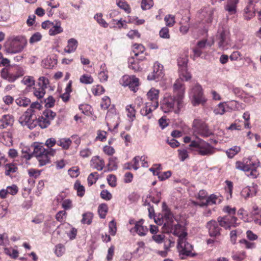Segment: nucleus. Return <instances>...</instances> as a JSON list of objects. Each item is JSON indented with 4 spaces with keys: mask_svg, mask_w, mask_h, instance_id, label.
Listing matches in <instances>:
<instances>
[{
    "mask_svg": "<svg viewBox=\"0 0 261 261\" xmlns=\"http://www.w3.org/2000/svg\"><path fill=\"white\" fill-rule=\"evenodd\" d=\"M147 96L149 101L146 102L145 106L140 110V113L150 119L152 112L159 106V90L152 88L147 92Z\"/></svg>",
    "mask_w": 261,
    "mask_h": 261,
    "instance_id": "nucleus-1",
    "label": "nucleus"
},
{
    "mask_svg": "<svg viewBox=\"0 0 261 261\" xmlns=\"http://www.w3.org/2000/svg\"><path fill=\"white\" fill-rule=\"evenodd\" d=\"M27 44V40L23 36L11 37L6 44V52L11 54L19 53L23 50Z\"/></svg>",
    "mask_w": 261,
    "mask_h": 261,
    "instance_id": "nucleus-2",
    "label": "nucleus"
},
{
    "mask_svg": "<svg viewBox=\"0 0 261 261\" xmlns=\"http://www.w3.org/2000/svg\"><path fill=\"white\" fill-rule=\"evenodd\" d=\"M190 147L193 151H196L202 156H209L215 152V149L210 144L203 140L198 138L197 140L191 142Z\"/></svg>",
    "mask_w": 261,
    "mask_h": 261,
    "instance_id": "nucleus-3",
    "label": "nucleus"
},
{
    "mask_svg": "<svg viewBox=\"0 0 261 261\" xmlns=\"http://www.w3.org/2000/svg\"><path fill=\"white\" fill-rule=\"evenodd\" d=\"M56 152L53 148L45 149L43 146L37 145L34 147L33 153L37 158L39 166H43L49 162V157L54 156Z\"/></svg>",
    "mask_w": 261,
    "mask_h": 261,
    "instance_id": "nucleus-4",
    "label": "nucleus"
},
{
    "mask_svg": "<svg viewBox=\"0 0 261 261\" xmlns=\"http://www.w3.org/2000/svg\"><path fill=\"white\" fill-rule=\"evenodd\" d=\"M186 232L181 233L178 237L177 246L179 256L182 259H185L187 256L193 257L196 255L195 253L192 252V246L186 241Z\"/></svg>",
    "mask_w": 261,
    "mask_h": 261,
    "instance_id": "nucleus-5",
    "label": "nucleus"
},
{
    "mask_svg": "<svg viewBox=\"0 0 261 261\" xmlns=\"http://www.w3.org/2000/svg\"><path fill=\"white\" fill-rule=\"evenodd\" d=\"M216 40L218 48L222 50H227L231 47L229 31L226 27H220L216 35Z\"/></svg>",
    "mask_w": 261,
    "mask_h": 261,
    "instance_id": "nucleus-6",
    "label": "nucleus"
},
{
    "mask_svg": "<svg viewBox=\"0 0 261 261\" xmlns=\"http://www.w3.org/2000/svg\"><path fill=\"white\" fill-rule=\"evenodd\" d=\"M189 95L191 100V103L194 106L199 105H203L206 102V100L203 95L202 88L198 83H196L190 88Z\"/></svg>",
    "mask_w": 261,
    "mask_h": 261,
    "instance_id": "nucleus-7",
    "label": "nucleus"
},
{
    "mask_svg": "<svg viewBox=\"0 0 261 261\" xmlns=\"http://www.w3.org/2000/svg\"><path fill=\"white\" fill-rule=\"evenodd\" d=\"M174 96L176 97L177 109L176 113H179L184 106L183 99L185 92V87L182 79H178L176 80L173 86Z\"/></svg>",
    "mask_w": 261,
    "mask_h": 261,
    "instance_id": "nucleus-8",
    "label": "nucleus"
},
{
    "mask_svg": "<svg viewBox=\"0 0 261 261\" xmlns=\"http://www.w3.org/2000/svg\"><path fill=\"white\" fill-rule=\"evenodd\" d=\"M258 166V163H252L249 164H245L241 161H237L236 163V169L245 172L248 176L253 178H256L259 175V173L257 171Z\"/></svg>",
    "mask_w": 261,
    "mask_h": 261,
    "instance_id": "nucleus-9",
    "label": "nucleus"
},
{
    "mask_svg": "<svg viewBox=\"0 0 261 261\" xmlns=\"http://www.w3.org/2000/svg\"><path fill=\"white\" fill-rule=\"evenodd\" d=\"M49 84L47 78L41 76L38 79L37 84L33 88V94L38 99L42 98L45 94V89Z\"/></svg>",
    "mask_w": 261,
    "mask_h": 261,
    "instance_id": "nucleus-10",
    "label": "nucleus"
},
{
    "mask_svg": "<svg viewBox=\"0 0 261 261\" xmlns=\"http://www.w3.org/2000/svg\"><path fill=\"white\" fill-rule=\"evenodd\" d=\"M161 109L164 113H168L174 111L177 109L176 97L174 96L169 95L165 97L161 101Z\"/></svg>",
    "mask_w": 261,
    "mask_h": 261,
    "instance_id": "nucleus-11",
    "label": "nucleus"
},
{
    "mask_svg": "<svg viewBox=\"0 0 261 261\" xmlns=\"http://www.w3.org/2000/svg\"><path fill=\"white\" fill-rule=\"evenodd\" d=\"M193 133L202 137H207L212 133L208 128L207 124L199 120H195L193 122Z\"/></svg>",
    "mask_w": 261,
    "mask_h": 261,
    "instance_id": "nucleus-12",
    "label": "nucleus"
},
{
    "mask_svg": "<svg viewBox=\"0 0 261 261\" xmlns=\"http://www.w3.org/2000/svg\"><path fill=\"white\" fill-rule=\"evenodd\" d=\"M34 114L27 110L19 118V122L22 126H26L30 129L34 128L37 125L36 118H33Z\"/></svg>",
    "mask_w": 261,
    "mask_h": 261,
    "instance_id": "nucleus-13",
    "label": "nucleus"
},
{
    "mask_svg": "<svg viewBox=\"0 0 261 261\" xmlns=\"http://www.w3.org/2000/svg\"><path fill=\"white\" fill-rule=\"evenodd\" d=\"M219 225L225 229H231V227H236L239 225L237 222L238 218L234 216H225L219 217L217 219Z\"/></svg>",
    "mask_w": 261,
    "mask_h": 261,
    "instance_id": "nucleus-14",
    "label": "nucleus"
},
{
    "mask_svg": "<svg viewBox=\"0 0 261 261\" xmlns=\"http://www.w3.org/2000/svg\"><path fill=\"white\" fill-rule=\"evenodd\" d=\"M120 83L124 87L128 86L130 90L136 92L139 86V79L135 76L125 75L120 80Z\"/></svg>",
    "mask_w": 261,
    "mask_h": 261,
    "instance_id": "nucleus-15",
    "label": "nucleus"
},
{
    "mask_svg": "<svg viewBox=\"0 0 261 261\" xmlns=\"http://www.w3.org/2000/svg\"><path fill=\"white\" fill-rule=\"evenodd\" d=\"M164 75L163 66L158 62H156L153 65V71L148 74L147 79L150 81H158L161 80Z\"/></svg>",
    "mask_w": 261,
    "mask_h": 261,
    "instance_id": "nucleus-16",
    "label": "nucleus"
},
{
    "mask_svg": "<svg viewBox=\"0 0 261 261\" xmlns=\"http://www.w3.org/2000/svg\"><path fill=\"white\" fill-rule=\"evenodd\" d=\"M206 226L211 237H217L220 234L221 228L219 227L218 222L215 220H212L208 221Z\"/></svg>",
    "mask_w": 261,
    "mask_h": 261,
    "instance_id": "nucleus-17",
    "label": "nucleus"
},
{
    "mask_svg": "<svg viewBox=\"0 0 261 261\" xmlns=\"http://www.w3.org/2000/svg\"><path fill=\"white\" fill-rule=\"evenodd\" d=\"M214 9L211 7H204L200 10L201 17L203 18L207 23H212L213 19Z\"/></svg>",
    "mask_w": 261,
    "mask_h": 261,
    "instance_id": "nucleus-18",
    "label": "nucleus"
},
{
    "mask_svg": "<svg viewBox=\"0 0 261 261\" xmlns=\"http://www.w3.org/2000/svg\"><path fill=\"white\" fill-rule=\"evenodd\" d=\"M164 222L163 227H168V229L171 230L173 228V216L169 210L164 212V217L162 219Z\"/></svg>",
    "mask_w": 261,
    "mask_h": 261,
    "instance_id": "nucleus-19",
    "label": "nucleus"
},
{
    "mask_svg": "<svg viewBox=\"0 0 261 261\" xmlns=\"http://www.w3.org/2000/svg\"><path fill=\"white\" fill-rule=\"evenodd\" d=\"M14 122L13 116L7 114L2 116L0 120V129H3L9 126H12Z\"/></svg>",
    "mask_w": 261,
    "mask_h": 261,
    "instance_id": "nucleus-20",
    "label": "nucleus"
},
{
    "mask_svg": "<svg viewBox=\"0 0 261 261\" xmlns=\"http://www.w3.org/2000/svg\"><path fill=\"white\" fill-rule=\"evenodd\" d=\"M143 220H140V221L135 223V225L134 228L135 231H136L140 236H144L148 232V228L143 225Z\"/></svg>",
    "mask_w": 261,
    "mask_h": 261,
    "instance_id": "nucleus-21",
    "label": "nucleus"
},
{
    "mask_svg": "<svg viewBox=\"0 0 261 261\" xmlns=\"http://www.w3.org/2000/svg\"><path fill=\"white\" fill-rule=\"evenodd\" d=\"M63 32V29L61 27V22L59 20H55L53 21V25L49 30V34L51 36H55Z\"/></svg>",
    "mask_w": 261,
    "mask_h": 261,
    "instance_id": "nucleus-22",
    "label": "nucleus"
},
{
    "mask_svg": "<svg viewBox=\"0 0 261 261\" xmlns=\"http://www.w3.org/2000/svg\"><path fill=\"white\" fill-rule=\"evenodd\" d=\"M78 46V41L74 38H70L67 41V45L64 49L65 53L70 54L74 52Z\"/></svg>",
    "mask_w": 261,
    "mask_h": 261,
    "instance_id": "nucleus-23",
    "label": "nucleus"
},
{
    "mask_svg": "<svg viewBox=\"0 0 261 261\" xmlns=\"http://www.w3.org/2000/svg\"><path fill=\"white\" fill-rule=\"evenodd\" d=\"M206 45H208V44L206 40L198 41L196 46L193 49L194 56L197 57H200L202 54L201 50L204 48Z\"/></svg>",
    "mask_w": 261,
    "mask_h": 261,
    "instance_id": "nucleus-24",
    "label": "nucleus"
},
{
    "mask_svg": "<svg viewBox=\"0 0 261 261\" xmlns=\"http://www.w3.org/2000/svg\"><path fill=\"white\" fill-rule=\"evenodd\" d=\"M91 162L93 163V168L97 170H102L105 165L104 160L98 156L93 157Z\"/></svg>",
    "mask_w": 261,
    "mask_h": 261,
    "instance_id": "nucleus-25",
    "label": "nucleus"
},
{
    "mask_svg": "<svg viewBox=\"0 0 261 261\" xmlns=\"http://www.w3.org/2000/svg\"><path fill=\"white\" fill-rule=\"evenodd\" d=\"M5 173L7 176H12L13 174L16 173L18 170V168L16 164L13 163L7 164L5 166Z\"/></svg>",
    "mask_w": 261,
    "mask_h": 261,
    "instance_id": "nucleus-26",
    "label": "nucleus"
},
{
    "mask_svg": "<svg viewBox=\"0 0 261 261\" xmlns=\"http://www.w3.org/2000/svg\"><path fill=\"white\" fill-rule=\"evenodd\" d=\"M72 143V141L69 138H62L59 139L57 144L61 146L64 149H68Z\"/></svg>",
    "mask_w": 261,
    "mask_h": 261,
    "instance_id": "nucleus-27",
    "label": "nucleus"
},
{
    "mask_svg": "<svg viewBox=\"0 0 261 261\" xmlns=\"http://www.w3.org/2000/svg\"><path fill=\"white\" fill-rule=\"evenodd\" d=\"M94 18L101 27L104 28L108 27L109 24L103 19L102 13H96Z\"/></svg>",
    "mask_w": 261,
    "mask_h": 261,
    "instance_id": "nucleus-28",
    "label": "nucleus"
},
{
    "mask_svg": "<svg viewBox=\"0 0 261 261\" xmlns=\"http://www.w3.org/2000/svg\"><path fill=\"white\" fill-rule=\"evenodd\" d=\"M126 115L129 118L130 121H133L136 115V111L132 105H127L125 108Z\"/></svg>",
    "mask_w": 261,
    "mask_h": 261,
    "instance_id": "nucleus-29",
    "label": "nucleus"
},
{
    "mask_svg": "<svg viewBox=\"0 0 261 261\" xmlns=\"http://www.w3.org/2000/svg\"><path fill=\"white\" fill-rule=\"evenodd\" d=\"M217 198L216 195L212 194L205 199V201H201L200 205L201 206L211 205L216 203Z\"/></svg>",
    "mask_w": 261,
    "mask_h": 261,
    "instance_id": "nucleus-30",
    "label": "nucleus"
},
{
    "mask_svg": "<svg viewBox=\"0 0 261 261\" xmlns=\"http://www.w3.org/2000/svg\"><path fill=\"white\" fill-rule=\"evenodd\" d=\"M108 206L106 203L100 204L98 208V212L101 218H105L108 213Z\"/></svg>",
    "mask_w": 261,
    "mask_h": 261,
    "instance_id": "nucleus-31",
    "label": "nucleus"
},
{
    "mask_svg": "<svg viewBox=\"0 0 261 261\" xmlns=\"http://www.w3.org/2000/svg\"><path fill=\"white\" fill-rule=\"evenodd\" d=\"M116 4L118 7L121 9L124 10L126 12H130V7L125 0H116Z\"/></svg>",
    "mask_w": 261,
    "mask_h": 261,
    "instance_id": "nucleus-32",
    "label": "nucleus"
},
{
    "mask_svg": "<svg viewBox=\"0 0 261 261\" xmlns=\"http://www.w3.org/2000/svg\"><path fill=\"white\" fill-rule=\"evenodd\" d=\"M145 50L144 47L140 44H135L134 45L133 53L135 57L143 55Z\"/></svg>",
    "mask_w": 261,
    "mask_h": 261,
    "instance_id": "nucleus-33",
    "label": "nucleus"
},
{
    "mask_svg": "<svg viewBox=\"0 0 261 261\" xmlns=\"http://www.w3.org/2000/svg\"><path fill=\"white\" fill-rule=\"evenodd\" d=\"M128 67L134 71H139L140 69L138 62L136 61L133 57L128 59Z\"/></svg>",
    "mask_w": 261,
    "mask_h": 261,
    "instance_id": "nucleus-34",
    "label": "nucleus"
},
{
    "mask_svg": "<svg viewBox=\"0 0 261 261\" xmlns=\"http://www.w3.org/2000/svg\"><path fill=\"white\" fill-rule=\"evenodd\" d=\"M36 121L37 122V124L42 128L47 127L50 124L48 120L43 117V115L36 119Z\"/></svg>",
    "mask_w": 261,
    "mask_h": 261,
    "instance_id": "nucleus-35",
    "label": "nucleus"
},
{
    "mask_svg": "<svg viewBox=\"0 0 261 261\" xmlns=\"http://www.w3.org/2000/svg\"><path fill=\"white\" fill-rule=\"evenodd\" d=\"M241 150L239 146H234L226 150V153L229 158H232L236 154Z\"/></svg>",
    "mask_w": 261,
    "mask_h": 261,
    "instance_id": "nucleus-36",
    "label": "nucleus"
},
{
    "mask_svg": "<svg viewBox=\"0 0 261 261\" xmlns=\"http://www.w3.org/2000/svg\"><path fill=\"white\" fill-rule=\"evenodd\" d=\"M74 189L77 191V194L79 196L82 197L85 194V188L82 186L78 180L76 181L74 185Z\"/></svg>",
    "mask_w": 261,
    "mask_h": 261,
    "instance_id": "nucleus-37",
    "label": "nucleus"
},
{
    "mask_svg": "<svg viewBox=\"0 0 261 261\" xmlns=\"http://www.w3.org/2000/svg\"><path fill=\"white\" fill-rule=\"evenodd\" d=\"M1 76L10 82H14L16 77L10 74L7 69L4 68L1 71Z\"/></svg>",
    "mask_w": 261,
    "mask_h": 261,
    "instance_id": "nucleus-38",
    "label": "nucleus"
},
{
    "mask_svg": "<svg viewBox=\"0 0 261 261\" xmlns=\"http://www.w3.org/2000/svg\"><path fill=\"white\" fill-rule=\"evenodd\" d=\"M93 77L91 75L87 74L82 75L80 78V83L84 84H91L93 83Z\"/></svg>",
    "mask_w": 261,
    "mask_h": 261,
    "instance_id": "nucleus-39",
    "label": "nucleus"
},
{
    "mask_svg": "<svg viewBox=\"0 0 261 261\" xmlns=\"http://www.w3.org/2000/svg\"><path fill=\"white\" fill-rule=\"evenodd\" d=\"M16 103L20 107H27L31 103L29 98L26 97H20L16 99Z\"/></svg>",
    "mask_w": 261,
    "mask_h": 261,
    "instance_id": "nucleus-40",
    "label": "nucleus"
},
{
    "mask_svg": "<svg viewBox=\"0 0 261 261\" xmlns=\"http://www.w3.org/2000/svg\"><path fill=\"white\" fill-rule=\"evenodd\" d=\"M42 115H43V117L48 120L50 123V121L54 119L56 114L55 112L50 110H46L43 112Z\"/></svg>",
    "mask_w": 261,
    "mask_h": 261,
    "instance_id": "nucleus-41",
    "label": "nucleus"
},
{
    "mask_svg": "<svg viewBox=\"0 0 261 261\" xmlns=\"http://www.w3.org/2000/svg\"><path fill=\"white\" fill-rule=\"evenodd\" d=\"M117 158L115 156L111 157L109 159L108 164L109 169L110 170H115L117 168Z\"/></svg>",
    "mask_w": 261,
    "mask_h": 261,
    "instance_id": "nucleus-42",
    "label": "nucleus"
},
{
    "mask_svg": "<svg viewBox=\"0 0 261 261\" xmlns=\"http://www.w3.org/2000/svg\"><path fill=\"white\" fill-rule=\"evenodd\" d=\"M21 82L24 85L28 87H31L35 85V80L34 79V77L31 76H24Z\"/></svg>",
    "mask_w": 261,
    "mask_h": 261,
    "instance_id": "nucleus-43",
    "label": "nucleus"
},
{
    "mask_svg": "<svg viewBox=\"0 0 261 261\" xmlns=\"http://www.w3.org/2000/svg\"><path fill=\"white\" fill-rule=\"evenodd\" d=\"M93 217L92 213L88 212L83 215V218L81 222L84 224H90Z\"/></svg>",
    "mask_w": 261,
    "mask_h": 261,
    "instance_id": "nucleus-44",
    "label": "nucleus"
},
{
    "mask_svg": "<svg viewBox=\"0 0 261 261\" xmlns=\"http://www.w3.org/2000/svg\"><path fill=\"white\" fill-rule=\"evenodd\" d=\"M244 11L246 14L249 13L251 16H252L254 12L253 0H249L248 4L245 8Z\"/></svg>",
    "mask_w": 261,
    "mask_h": 261,
    "instance_id": "nucleus-45",
    "label": "nucleus"
},
{
    "mask_svg": "<svg viewBox=\"0 0 261 261\" xmlns=\"http://www.w3.org/2000/svg\"><path fill=\"white\" fill-rule=\"evenodd\" d=\"M153 5L152 0H142L141 7L143 10H146L150 9Z\"/></svg>",
    "mask_w": 261,
    "mask_h": 261,
    "instance_id": "nucleus-46",
    "label": "nucleus"
},
{
    "mask_svg": "<svg viewBox=\"0 0 261 261\" xmlns=\"http://www.w3.org/2000/svg\"><path fill=\"white\" fill-rule=\"evenodd\" d=\"M224 102L220 103L215 109L214 112L216 115H223L225 112Z\"/></svg>",
    "mask_w": 261,
    "mask_h": 261,
    "instance_id": "nucleus-47",
    "label": "nucleus"
},
{
    "mask_svg": "<svg viewBox=\"0 0 261 261\" xmlns=\"http://www.w3.org/2000/svg\"><path fill=\"white\" fill-rule=\"evenodd\" d=\"M41 108V105L38 102H34L32 103L27 111L29 112H32L35 115L36 110H39Z\"/></svg>",
    "mask_w": 261,
    "mask_h": 261,
    "instance_id": "nucleus-48",
    "label": "nucleus"
},
{
    "mask_svg": "<svg viewBox=\"0 0 261 261\" xmlns=\"http://www.w3.org/2000/svg\"><path fill=\"white\" fill-rule=\"evenodd\" d=\"M165 21L166 22V25L169 27L173 26L175 21V17L172 15H167L165 17Z\"/></svg>",
    "mask_w": 261,
    "mask_h": 261,
    "instance_id": "nucleus-49",
    "label": "nucleus"
},
{
    "mask_svg": "<svg viewBox=\"0 0 261 261\" xmlns=\"http://www.w3.org/2000/svg\"><path fill=\"white\" fill-rule=\"evenodd\" d=\"M225 183L226 184V187L225 189L226 192L229 193V195L227 196V198L229 199L232 197V190H233V183L231 181L226 180L225 181Z\"/></svg>",
    "mask_w": 261,
    "mask_h": 261,
    "instance_id": "nucleus-50",
    "label": "nucleus"
},
{
    "mask_svg": "<svg viewBox=\"0 0 261 261\" xmlns=\"http://www.w3.org/2000/svg\"><path fill=\"white\" fill-rule=\"evenodd\" d=\"M104 91V88L100 85L94 86L92 88V92L94 95H101Z\"/></svg>",
    "mask_w": 261,
    "mask_h": 261,
    "instance_id": "nucleus-51",
    "label": "nucleus"
},
{
    "mask_svg": "<svg viewBox=\"0 0 261 261\" xmlns=\"http://www.w3.org/2000/svg\"><path fill=\"white\" fill-rule=\"evenodd\" d=\"M180 228H181V225H180L179 224L174 225L173 224V228L171 230H168V227H165V229L167 232L173 233L174 235L179 236V235L181 233L179 234V231H178V229H179Z\"/></svg>",
    "mask_w": 261,
    "mask_h": 261,
    "instance_id": "nucleus-52",
    "label": "nucleus"
},
{
    "mask_svg": "<svg viewBox=\"0 0 261 261\" xmlns=\"http://www.w3.org/2000/svg\"><path fill=\"white\" fill-rule=\"evenodd\" d=\"M65 247L62 244H58L56 246L55 253L58 256H61L65 252Z\"/></svg>",
    "mask_w": 261,
    "mask_h": 261,
    "instance_id": "nucleus-53",
    "label": "nucleus"
},
{
    "mask_svg": "<svg viewBox=\"0 0 261 261\" xmlns=\"http://www.w3.org/2000/svg\"><path fill=\"white\" fill-rule=\"evenodd\" d=\"M156 175H158V178L161 180H164L171 176V172L170 171L164 172H161L160 171L159 172L156 173Z\"/></svg>",
    "mask_w": 261,
    "mask_h": 261,
    "instance_id": "nucleus-54",
    "label": "nucleus"
},
{
    "mask_svg": "<svg viewBox=\"0 0 261 261\" xmlns=\"http://www.w3.org/2000/svg\"><path fill=\"white\" fill-rule=\"evenodd\" d=\"M111 104V100L109 97L105 96L102 99L100 103V107L103 109H107L109 108Z\"/></svg>",
    "mask_w": 261,
    "mask_h": 261,
    "instance_id": "nucleus-55",
    "label": "nucleus"
},
{
    "mask_svg": "<svg viewBox=\"0 0 261 261\" xmlns=\"http://www.w3.org/2000/svg\"><path fill=\"white\" fill-rule=\"evenodd\" d=\"M42 38V35L40 33L37 32L34 34L30 39L29 42L31 44H33L39 41Z\"/></svg>",
    "mask_w": 261,
    "mask_h": 261,
    "instance_id": "nucleus-56",
    "label": "nucleus"
},
{
    "mask_svg": "<svg viewBox=\"0 0 261 261\" xmlns=\"http://www.w3.org/2000/svg\"><path fill=\"white\" fill-rule=\"evenodd\" d=\"M159 35L161 38L165 39H169L170 38L169 29L167 27L163 28L160 30Z\"/></svg>",
    "mask_w": 261,
    "mask_h": 261,
    "instance_id": "nucleus-57",
    "label": "nucleus"
},
{
    "mask_svg": "<svg viewBox=\"0 0 261 261\" xmlns=\"http://www.w3.org/2000/svg\"><path fill=\"white\" fill-rule=\"evenodd\" d=\"M6 189V192H8V194H11L12 195L16 194L18 191V187L15 185L7 187Z\"/></svg>",
    "mask_w": 261,
    "mask_h": 261,
    "instance_id": "nucleus-58",
    "label": "nucleus"
},
{
    "mask_svg": "<svg viewBox=\"0 0 261 261\" xmlns=\"http://www.w3.org/2000/svg\"><path fill=\"white\" fill-rule=\"evenodd\" d=\"M107 180L110 186L112 187L116 186V177L114 175L110 174L107 176Z\"/></svg>",
    "mask_w": 261,
    "mask_h": 261,
    "instance_id": "nucleus-59",
    "label": "nucleus"
},
{
    "mask_svg": "<svg viewBox=\"0 0 261 261\" xmlns=\"http://www.w3.org/2000/svg\"><path fill=\"white\" fill-rule=\"evenodd\" d=\"M178 156L181 161H184L188 157V153L186 149H178Z\"/></svg>",
    "mask_w": 261,
    "mask_h": 261,
    "instance_id": "nucleus-60",
    "label": "nucleus"
},
{
    "mask_svg": "<svg viewBox=\"0 0 261 261\" xmlns=\"http://www.w3.org/2000/svg\"><path fill=\"white\" fill-rule=\"evenodd\" d=\"M223 211L228 214V216H234L236 214V208L235 207H230L229 206H225L223 208Z\"/></svg>",
    "mask_w": 261,
    "mask_h": 261,
    "instance_id": "nucleus-61",
    "label": "nucleus"
},
{
    "mask_svg": "<svg viewBox=\"0 0 261 261\" xmlns=\"http://www.w3.org/2000/svg\"><path fill=\"white\" fill-rule=\"evenodd\" d=\"M100 196L106 200H110L112 198V194L107 190H103L101 192Z\"/></svg>",
    "mask_w": 261,
    "mask_h": 261,
    "instance_id": "nucleus-62",
    "label": "nucleus"
},
{
    "mask_svg": "<svg viewBox=\"0 0 261 261\" xmlns=\"http://www.w3.org/2000/svg\"><path fill=\"white\" fill-rule=\"evenodd\" d=\"M80 154L83 158H88L91 155L92 151L88 148H85L81 150Z\"/></svg>",
    "mask_w": 261,
    "mask_h": 261,
    "instance_id": "nucleus-63",
    "label": "nucleus"
},
{
    "mask_svg": "<svg viewBox=\"0 0 261 261\" xmlns=\"http://www.w3.org/2000/svg\"><path fill=\"white\" fill-rule=\"evenodd\" d=\"M165 236L164 234H155L152 235V239L156 243L161 244L163 242L164 240Z\"/></svg>",
    "mask_w": 261,
    "mask_h": 261,
    "instance_id": "nucleus-64",
    "label": "nucleus"
}]
</instances>
